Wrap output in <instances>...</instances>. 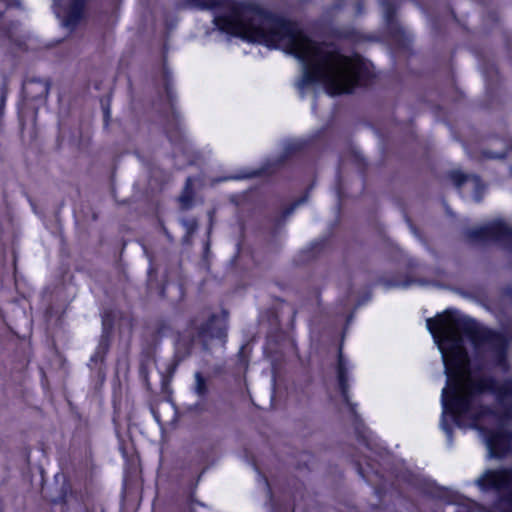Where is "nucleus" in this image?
I'll return each mask as SVG.
<instances>
[{
    "label": "nucleus",
    "mask_w": 512,
    "mask_h": 512,
    "mask_svg": "<svg viewBox=\"0 0 512 512\" xmlns=\"http://www.w3.org/2000/svg\"><path fill=\"white\" fill-rule=\"evenodd\" d=\"M200 9H223L214 17L221 31L242 39L283 49L301 63L302 75L296 87L300 96L304 89L322 84L330 95L350 94L366 81L364 64L343 55L332 42H317L305 35L295 22L251 4L230 0H187Z\"/></svg>",
    "instance_id": "nucleus-1"
},
{
    "label": "nucleus",
    "mask_w": 512,
    "mask_h": 512,
    "mask_svg": "<svg viewBox=\"0 0 512 512\" xmlns=\"http://www.w3.org/2000/svg\"><path fill=\"white\" fill-rule=\"evenodd\" d=\"M426 326L442 355L448 389L453 383H464L471 378V361L465 347V336L475 349L495 367L504 372L508 369L509 343L506 336L490 329H478L476 322L447 309L435 318H428Z\"/></svg>",
    "instance_id": "nucleus-2"
},
{
    "label": "nucleus",
    "mask_w": 512,
    "mask_h": 512,
    "mask_svg": "<svg viewBox=\"0 0 512 512\" xmlns=\"http://www.w3.org/2000/svg\"><path fill=\"white\" fill-rule=\"evenodd\" d=\"M495 394L499 400L512 399V381H505L498 386L492 377L467 379L464 383H453L448 389L445 386L441 393L442 415L441 429L445 432L448 445L453 444V428L450 420L462 428L464 420L478 421L486 415L493 414V410L481 402L484 393Z\"/></svg>",
    "instance_id": "nucleus-3"
},
{
    "label": "nucleus",
    "mask_w": 512,
    "mask_h": 512,
    "mask_svg": "<svg viewBox=\"0 0 512 512\" xmlns=\"http://www.w3.org/2000/svg\"><path fill=\"white\" fill-rule=\"evenodd\" d=\"M465 421L463 426L465 427ZM471 428L479 430L483 436L489 458H503L511 451L512 432L504 429L491 430L468 420ZM475 484L481 491H497L498 497L494 504L496 512H512V468L501 470H486Z\"/></svg>",
    "instance_id": "nucleus-4"
},
{
    "label": "nucleus",
    "mask_w": 512,
    "mask_h": 512,
    "mask_svg": "<svg viewBox=\"0 0 512 512\" xmlns=\"http://www.w3.org/2000/svg\"><path fill=\"white\" fill-rule=\"evenodd\" d=\"M225 338V318L211 314L205 322L201 321L198 317L191 319L188 327L178 334L175 343V365H178L191 355L193 346L196 343H200L204 351H209L211 340H224Z\"/></svg>",
    "instance_id": "nucleus-5"
},
{
    "label": "nucleus",
    "mask_w": 512,
    "mask_h": 512,
    "mask_svg": "<svg viewBox=\"0 0 512 512\" xmlns=\"http://www.w3.org/2000/svg\"><path fill=\"white\" fill-rule=\"evenodd\" d=\"M336 373H337V383H338V389L341 393V396L343 398V401L346 403V405L349 407V410L351 414L355 418V430L356 434L358 436L359 441L364 445L371 454L365 455L366 459V465L370 471H366L363 467L360 461H357L355 463V467L358 471V474L368 483H373L370 472L373 473L377 477H382L381 472L378 470V468L375 467V465L372 462H376V458L372 456V454H375V456L382 457V452L376 451L373 448L372 441L367 434L366 429H361L358 425L359 415L356 412V404L350 401L349 397V367H348V361L343 355L342 347L339 348L338 352V360H337V367H336Z\"/></svg>",
    "instance_id": "nucleus-6"
},
{
    "label": "nucleus",
    "mask_w": 512,
    "mask_h": 512,
    "mask_svg": "<svg viewBox=\"0 0 512 512\" xmlns=\"http://www.w3.org/2000/svg\"><path fill=\"white\" fill-rule=\"evenodd\" d=\"M466 238L473 244L493 242L512 253V226L502 220L490 222L484 226L468 229Z\"/></svg>",
    "instance_id": "nucleus-7"
},
{
    "label": "nucleus",
    "mask_w": 512,
    "mask_h": 512,
    "mask_svg": "<svg viewBox=\"0 0 512 512\" xmlns=\"http://www.w3.org/2000/svg\"><path fill=\"white\" fill-rule=\"evenodd\" d=\"M162 79L164 90L166 93V99L170 108V118L167 120L165 127L166 134L171 142H178L181 140L180 133V114L175 108L177 100L176 93L173 89V77L171 71L167 68L166 64H163Z\"/></svg>",
    "instance_id": "nucleus-8"
},
{
    "label": "nucleus",
    "mask_w": 512,
    "mask_h": 512,
    "mask_svg": "<svg viewBox=\"0 0 512 512\" xmlns=\"http://www.w3.org/2000/svg\"><path fill=\"white\" fill-rule=\"evenodd\" d=\"M113 323L108 318L102 320V333L94 354L90 357L88 367L101 381L105 378V356L110 349Z\"/></svg>",
    "instance_id": "nucleus-9"
},
{
    "label": "nucleus",
    "mask_w": 512,
    "mask_h": 512,
    "mask_svg": "<svg viewBox=\"0 0 512 512\" xmlns=\"http://www.w3.org/2000/svg\"><path fill=\"white\" fill-rule=\"evenodd\" d=\"M306 142L302 140L288 141L284 145V154L274 162H268L259 169L242 171L237 175L226 177L225 180H240L255 178L266 174H272L280 167L286 158L304 149Z\"/></svg>",
    "instance_id": "nucleus-10"
},
{
    "label": "nucleus",
    "mask_w": 512,
    "mask_h": 512,
    "mask_svg": "<svg viewBox=\"0 0 512 512\" xmlns=\"http://www.w3.org/2000/svg\"><path fill=\"white\" fill-rule=\"evenodd\" d=\"M95 0H67L64 8H60L61 0L54 6L57 17L64 27L74 30L85 17L86 11Z\"/></svg>",
    "instance_id": "nucleus-11"
},
{
    "label": "nucleus",
    "mask_w": 512,
    "mask_h": 512,
    "mask_svg": "<svg viewBox=\"0 0 512 512\" xmlns=\"http://www.w3.org/2000/svg\"><path fill=\"white\" fill-rule=\"evenodd\" d=\"M380 6L390 37L399 44L404 45L409 41V37L396 18L398 2L396 0H380Z\"/></svg>",
    "instance_id": "nucleus-12"
},
{
    "label": "nucleus",
    "mask_w": 512,
    "mask_h": 512,
    "mask_svg": "<svg viewBox=\"0 0 512 512\" xmlns=\"http://www.w3.org/2000/svg\"><path fill=\"white\" fill-rule=\"evenodd\" d=\"M51 86L50 78L27 77L22 84V94L31 101L45 102Z\"/></svg>",
    "instance_id": "nucleus-13"
},
{
    "label": "nucleus",
    "mask_w": 512,
    "mask_h": 512,
    "mask_svg": "<svg viewBox=\"0 0 512 512\" xmlns=\"http://www.w3.org/2000/svg\"><path fill=\"white\" fill-rule=\"evenodd\" d=\"M449 178L454 186L461 189L466 184L471 185L473 189V197L476 202H480L483 198L485 186L481 182L479 176L474 174H466L460 170H453L449 173Z\"/></svg>",
    "instance_id": "nucleus-14"
},
{
    "label": "nucleus",
    "mask_w": 512,
    "mask_h": 512,
    "mask_svg": "<svg viewBox=\"0 0 512 512\" xmlns=\"http://www.w3.org/2000/svg\"><path fill=\"white\" fill-rule=\"evenodd\" d=\"M9 8L22 9L21 0H0V38L14 41L15 32L19 27V22L7 21L4 13Z\"/></svg>",
    "instance_id": "nucleus-15"
},
{
    "label": "nucleus",
    "mask_w": 512,
    "mask_h": 512,
    "mask_svg": "<svg viewBox=\"0 0 512 512\" xmlns=\"http://www.w3.org/2000/svg\"><path fill=\"white\" fill-rule=\"evenodd\" d=\"M327 246V240L321 239L318 241H315L311 243L309 247L306 249H303L299 254V261L301 263H307L309 261H312L316 259L318 256H320L326 249Z\"/></svg>",
    "instance_id": "nucleus-16"
},
{
    "label": "nucleus",
    "mask_w": 512,
    "mask_h": 512,
    "mask_svg": "<svg viewBox=\"0 0 512 512\" xmlns=\"http://www.w3.org/2000/svg\"><path fill=\"white\" fill-rule=\"evenodd\" d=\"M378 283L383 285L386 289H391V288H398V287L407 288V287L411 286L412 284H418V285L424 286V285H427L429 282L424 279L413 278L412 276L407 275L405 277V280L386 279L384 277H381L378 279Z\"/></svg>",
    "instance_id": "nucleus-17"
},
{
    "label": "nucleus",
    "mask_w": 512,
    "mask_h": 512,
    "mask_svg": "<svg viewBox=\"0 0 512 512\" xmlns=\"http://www.w3.org/2000/svg\"><path fill=\"white\" fill-rule=\"evenodd\" d=\"M191 390L199 399H206L209 394V378L205 377L200 371L195 372L194 384Z\"/></svg>",
    "instance_id": "nucleus-18"
},
{
    "label": "nucleus",
    "mask_w": 512,
    "mask_h": 512,
    "mask_svg": "<svg viewBox=\"0 0 512 512\" xmlns=\"http://www.w3.org/2000/svg\"><path fill=\"white\" fill-rule=\"evenodd\" d=\"M426 492L433 498L444 500L449 504H458L457 496L447 488L438 487L434 484H429L426 489Z\"/></svg>",
    "instance_id": "nucleus-19"
},
{
    "label": "nucleus",
    "mask_w": 512,
    "mask_h": 512,
    "mask_svg": "<svg viewBox=\"0 0 512 512\" xmlns=\"http://www.w3.org/2000/svg\"><path fill=\"white\" fill-rule=\"evenodd\" d=\"M193 198H194V191H193V180L191 177H188L185 182V186L182 190L181 195L179 196V203L180 208L182 210H189L193 206Z\"/></svg>",
    "instance_id": "nucleus-20"
},
{
    "label": "nucleus",
    "mask_w": 512,
    "mask_h": 512,
    "mask_svg": "<svg viewBox=\"0 0 512 512\" xmlns=\"http://www.w3.org/2000/svg\"><path fill=\"white\" fill-rule=\"evenodd\" d=\"M501 149L494 151L490 148H484L481 150V156L484 159H504L510 154H512V148L510 150L507 149L506 143L503 140H500Z\"/></svg>",
    "instance_id": "nucleus-21"
},
{
    "label": "nucleus",
    "mask_w": 512,
    "mask_h": 512,
    "mask_svg": "<svg viewBox=\"0 0 512 512\" xmlns=\"http://www.w3.org/2000/svg\"><path fill=\"white\" fill-rule=\"evenodd\" d=\"M333 34L341 39L354 40L357 37V32L354 28L346 27V28H336L333 31Z\"/></svg>",
    "instance_id": "nucleus-22"
},
{
    "label": "nucleus",
    "mask_w": 512,
    "mask_h": 512,
    "mask_svg": "<svg viewBox=\"0 0 512 512\" xmlns=\"http://www.w3.org/2000/svg\"><path fill=\"white\" fill-rule=\"evenodd\" d=\"M8 94V79L3 77L0 81V116L4 114L5 102Z\"/></svg>",
    "instance_id": "nucleus-23"
},
{
    "label": "nucleus",
    "mask_w": 512,
    "mask_h": 512,
    "mask_svg": "<svg viewBox=\"0 0 512 512\" xmlns=\"http://www.w3.org/2000/svg\"><path fill=\"white\" fill-rule=\"evenodd\" d=\"M306 201H307V196H304V197L299 198L295 202H293L291 205H289L287 208H285L283 210L282 214L278 217L277 221H280V220L285 221V219L287 217H289L298 206L305 203Z\"/></svg>",
    "instance_id": "nucleus-24"
},
{
    "label": "nucleus",
    "mask_w": 512,
    "mask_h": 512,
    "mask_svg": "<svg viewBox=\"0 0 512 512\" xmlns=\"http://www.w3.org/2000/svg\"><path fill=\"white\" fill-rule=\"evenodd\" d=\"M180 223L186 230L185 234L193 235L198 229V221L195 218H183L180 220Z\"/></svg>",
    "instance_id": "nucleus-25"
},
{
    "label": "nucleus",
    "mask_w": 512,
    "mask_h": 512,
    "mask_svg": "<svg viewBox=\"0 0 512 512\" xmlns=\"http://www.w3.org/2000/svg\"><path fill=\"white\" fill-rule=\"evenodd\" d=\"M68 489V485H63L61 489V500L64 504H67L69 502V498L73 497L72 492L68 494Z\"/></svg>",
    "instance_id": "nucleus-26"
},
{
    "label": "nucleus",
    "mask_w": 512,
    "mask_h": 512,
    "mask_svg": "<svg viewBox=\"0 0 512 512\" xmlns=\"http://www.w3.org/2000/svg\"><path fill=\"white\" fill-rule=\"evenodd\" d=\"M353 159H354L355 164H356V165L358 166V168L361 170V172H363V171H364V168H365V166H366V163H365L364 158H363L361 155H359L358 153H355V154L353 155Z\"/></svg>",
    "instance_id": "nucleus-27"
},
{
    "label": "nucleus",
    "mask_w": 512,
    "mask_h": 512,
    "mask_svg": "<svg viewBox=\"0 0 512 512\" xmlns=\"http://www.w3.org/2000/svg\"><path fill=\"white\" fill-rule=\"evenodd\" d=\"M167 329L168 326L165 323H159L156 328V334L161 337Z\"/></svg>",
    "instance_id": "nucleus-28"
},
{
    "label": "nucleus",
    "mask_w": 512,
    "mask_h": 512,
    "mask_svg": "<svg viewBox=\"0 0 512 512\" xmlns=\"http://www.w3.org/2000/svg\"><path fill=\"white\" fill-rule=\"evenodd\" d=\"M147 367L144 363H142L140 365V368H139V374L141 377H143L144 379H147Z\"/></svg>",
    "instance_id": "nucleus-29"
},
{
    "label": "nucleus",
    "mask_w": 512,
    "mask_h": 512,
    "mask_svg": "<svg viewBox=\"0 0 512 512\" xmlns=\"http://www.w3.org/2000/svg\"><path fill=\"white\" fill-rule=\"evenodd\" d=\"M372 297V294L371 292H368L366 293V295L363 297L362 300H360L358 303H357V307L363 305L364 303L368 302Z\"/></svg>",
    "instance_id": "nucleus-30"
},
{
    "label": "nucleus",
    "mask_w": 512,
    "mask_h": 512,
    "mask_svg": "<svg viewBox=\"0 0 512 512\" xmlns=\"http://www.w3.org/2000/svg\"><path fill=\"white\" fill-rule=\"evenodd\" d=\"M406 266H407V268H408L409 270H412V269H414V268L418 267V263H417L415 260H413V259H409V260L407 261V265H406Z\"/></svg>",
    "instance_id": "nucleus-31"
},
{
    "label": "nucleus",
    "mask_w": 512,
    "mask_h": 512,
    "mask_svg": "<svg viewBox=\"0 0 512 512\" xmlns=\"http://www.w3.org/2000/svg\"><path fill=\"white\" fill-rule=\"evenodd\" d=\"M362 13H363V3L361 1H359L356 4V14L361 15Z\"/></svg>",
    "instance_id": "nucleus-32"
},
{
    "label": "nucleus",
    "mask_w": 512,
    "mask_h": 512,
    "mask_svg": "<svg viewBox=\"0 0 512 512\" xmlns=\"http://www.w3.org/2000/svg\"><path fill=\"white\" fill-rule=\"evenodd\" d=\"M193 235H189V234H185L182 238V243L183 244H191V238H192Z\"/></svg>",
    "instance_id": "nucleus-33"
},
{
    "label": "nucleus",
    "mask_w": 512,
    "mask_h": 512,
    "mask_svg": "<svg viewBox=\"0 0 512 512\" xmlns=\"http://www.w3.org/2000/svg\"><path fill=\"white\" fill-rule=\"evenodd\" d=\"M194 504H197V505L203 506V503H201L200 501H198V500H194V499H191V501H190V511H191V512H193Z\"/></svg>",
    "instance_id": "nucleus-34"
},
{
    "label": "nucleus",
    "mask_w": 512,
    "mask_h": 512,
    "mask_svg": "<svg viewBox=\"0 0 512 512\" xmlns=\"http://www.w3.org/2000/svg\"><path fill=\"white\" fill-rule=\"evenodd\" d=\"M213 213H214L213 211H209V213H208V215H209V219H210V226H209L208 234H210L211 229H212Z\"/></svg>",
    "instance_id": "nucleus-35"
},
{
    "label": "nucleus",
    "mask_w": 512,
    "mask_h": 512,
    "mask_svg": "<svg viewBox=\"0 0 512 512\" xmlns=\"http://www.w3.org/2000/svg\"><path fill=\"white\" fill-rule=\"evenodd\" d=\"M484 73H485L486 76H488L490 73H491V75L493 73L497 74V72L495 71V69H494V67L492 65H491L490 68H487Z\"/></svg>",
    "instance_id": "nucleus-36"
},
{
    "label": "nucleus",
    "mask_w": 512,
    "mask_h": 512,
    "mask_svg": "<svg viewBox=\"0 0 512 512\" xmlns=\"http://www.w3.org/2000/svg\"><path fill=\"white\" fill-rule=\"evenodd\" d=\"M504 294L507 295V296H512V288L511 287H506L504 289Z\"/></svg>",
    "instance_id": "nucleus-37"
},
{
    "label": "nucleus",
    "mask_w": 512,
    "mask_h": 512,
    "mask_svg": "<svg viewBox=\"0 0 512 512\" xmlns=\"http://www.w3.org/2000/svg\"><path fill=\"white\" fill-rule=\"evenodd\" d=\"M410 228H411L412 232H413L416 236H418V231H417V229H416V228H415L411 223H410Z\"/></svg>",
    "instance_id": "nucleus-38"
},
{
    "label": "nucleus",
    "mask_w": 512,
    "mask_h": 512,
    "mask_svg": "<svg viewBox=\"0 0 512 512\" xmlns=\"http://www.w3.org/2000/svg\"><path fill=\"white\" fill-rule=\"evenodd\" d=\"M353 319V315H349L348 318H347V324H349Z\"/></svg>",
    "instance_id": "nucleus-39"
},
{
    "label": "nucleus",
    "mask_w": 512,
    "mask_h": 512,
    "mask_svg": "<svg viewBox=\"0 0 512 512\" xmlns=\"http://www.w3.org/2000/svg\"><path fill=\"white\" fill-rule=\"evenodd\" d=\"M337 193H338L339 198H341V188L340 187H338Z\"/></svg>",
    "instance_id": "nucleus-40"
},
{
    "label": "nucleus",
    "mask_w": 512,
    "mask_h": 512,
    "mask_svg": "<svg viewBox=\"0 0 512 512\" xmlns=\"http://www.w3.org/2000/svg\"><path fill=\"white\" fill-rule=\"evenodd\" d=\"M165 234H166V237H168V239H170V240L172 239L170 234L166 230H165Z\"/></svg>",
    "instance_id": "nucleus-41"
},
{
    "label": "nucleus",
    "mask_w": 512,
    "mask_h": 512,
    "mask_svg": "<svg viewBox=\"0 0 512 512\" xmlns=\"http://www.w3.org/2000/svg\"><path fill=\"white\" fill-rule=\"evenodd\" d=\"M60 0H54V6L59 2Z\"/></svg>",
    "instance_id": "nucleus-42"
},
{
    "label": "nucleus",
    "mask_w": 512,
    "mask_h": 512,
    "mask_svg": "<svg viewBox=\"0 0 512 512\" xmlns=\"http://www.w3.org/2000/svg\"><path fill=\"white\" fill-rule=\"evenodd\" d=\"M208 249H209V243L207 242L206 243V250H208Z\"/></svg>",
    "instance_id": "nucleus-43"
},
{
    "label": "nucleus",
    "mask_w": 512,
    "mask_h": 512,
    "mask_svg": "<svg viewBox=\"0 0 512 512\" xmlns=\"http://www.w3.org/2000/svg\"><path fill=\"white\" fill-rule=\"evenodd\" d=\"M93 219H94V220H96V219H97V215H96V214H94V215H93Z\"/></svg>",
    "instance_id": "nucleus-44"
},
{
    "label": "nucleus",
    "mask_w": 512,
    "mask_h": 512,
    "mask_svg": "<svg viewBox=\"0 0 512 512\" xmlns=\"http://www.w3.org/2000/svg\"><path fill=\"white\" fill-rule=\"evenodd\" d=\"M86 512H88V511H86Z\"/></svg>",
    "instance_id": "nucleus-45"
}]
</instances>
